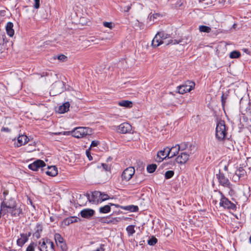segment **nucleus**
<instances>
[{
    "instance_id": "8fccbe9b",
    "label": "nucleus",
    "mask_w": 251,
    "mask_h": 251,
    "mask_svg": "<svg viewBox=\"0 0 251 251\" xmlns=\"http://www.w3.org/2000/svg\"><path fill=\"white\" fill-rule=\"evenodd\" d=\"M240 177H241L239 176L236 173H235V174L233 175V176L232 177V179L234 181H237L240 179Z\"/></svg>"
},
{
    "instance_id": "a18cd8bd",
    "label": "nucleus",
    "mask_w": 251,
    "mask_h": 251,
    "mask_svg": "<svg viewBox=\"0 0 251 251\" xmlns=\"http://www.w3.org/2000/svg\"><path fill=\"white\" fill-rule=\"evenodd\" d=\"M182 40H170L168 43L167 44H179V43H180L182 42Z\"/></svg>"
},
{
    "instance_id": "6e6d98bb",
    "label": "nucleus",
    "mask_w": 251,
    "mask_h": 251,
    "mask_svg": "<svg viewBox=\"0 0 251 251\" xmlns=\"http://www.w3.org/2000/svg\"><path fill=\"white\" fill-rule=\"evenodd\" d=\"M86 154L89 160H92L93 158H92V156L91 155L90 151H89L87 150L86 151Z\"/></svg>"
},
{
    "instance_id": "4be33fe9",
    "label": "nucleus",
    "mask_w": 251,
    "mask_h": 251,
    "mask_svg": "<svg viewBox=\"0 0 251 251\" xmlns=\"http://www.w3.org/2000/svg\"><path fill=\"white\" fill-rule=\"evenodd\" d=\"M164 43V41H162V39L157 33L152 41V45L153 47H157Z\"/></svg>"
},
{
    "instance_id": "f8f14e48",
    "label": "nucleus",
    "mask_w": 251,
    "mask_h": 251,
    "mask_svg": "<svg viewBox=\"0 0 251 251\" xmlns=\"http://www.w3.org/2000/svg\"><path fill=\"white\" fill-rule=\"evenodd\" d=\"M101 193L99 191H95L93 192L91 197L88 195V199L90 202L93 203L100 202Z\"/></svg>"
},
{
    "instance_id": "7c9ffc66",
    "label": "nucleus",
    "mask_w": 251,
    "mask_h": 251,
    "mask_svg": "<svg viewBox=\"0 0 251 251\" xmlns=\"http://www.w3.org/2000/svg\"><path fill=\"white\" fill-rule=\"evenodd\" d=\"M241 55V53L239 51L234 50L230 52L229 57L231 58H239Z\"/></svg>"
},
{
    "instance_id": "603ef678",
    "label": "nucleus",
    "mask_w": 251,
    "mask_h": 251,
    "mask_svg": "<svg viewBox=\"0 0 251 251\" xmlns=\"http://www.w3.org/2000/svg\"><path fill=\"white\" fill-rule=\"evenodd\" d=\"M66 58L67 57L63 54H61L57 57L58 59L61 61H64Z\"/></svg>"
},
{
    "instance_id": "58836bf2",
    "label": "nucleus",
    "mask_w": 251,
    "mask_h": 251,
    "mask_svg": "<svg viewBox=\"0 0 251 251\" xmlns=\"http://www.w3.org/2000/svg\"><path fill=\"white\" fill-rule=\"evenodd\" d=\"M57 245L61 249L62 251H66L67 248L64 241L62 242V243L57 244Z\"/></svg>"
},
{
    "instance_id": "4468645a",
    "label": "nucleus",
    "mask_w": 251,
    "mask_h": 251,
    "mask_svg": "<svg viewBox=\"0 0 251 251\" xmlns=\"http://www.w3.org/2000/svg\"><path fill=\"white\" fill-rule=\"evenodd\" d=\"M167 153L168 151L167 150V148H165L163 150H161L158 151L155 159L156 161L158 162H160L167 157L170 158V155H168Z\"/></svg>"
},
{
    "instance_id": "5fc2aeb1",
    "label": "nucleus",
    "mask_w": 251,
    "mask_h": 251,
    "mask_svg": "<svg viewBox=\"0 0 251 251\" xmlns=\"http://www.w3.org/2000/svg\"><path fill=\"white\" fill-rule=\"evenodd\" d=\"M88 41L89 42H97V43H98L99 40H98V39L95 38V37H92L89 38V39L88 40Z\"/></svg>"
},
{
    "instance_id": "13d9d810",
    "label": "nucleus",
    "mask_w": 251,
    "mask_h": 251,
    "mask_svg": "<svg viewBox=\"0 0 251 251\" xmlns=\"http://www.w3.org/2000/svg\"><path fill=\"white\" fill-rule=\"evenodd\" d=\"M225 101H226V99L224 97V95H223L222 96V102L223 105H224L225 104Z\"/></svg>"
},
{
    "instance_id": "a19ab883",
    "label": "nucleus",
    "mask_w": 251,
    "mask_h": 251,
    "mask_svg": "<svg viewBox=\"0 0 251 251\" xmlns=\"http://www.w3.org/2000/svg\"><path fill=\"white\" fill-rule=\"evenodd\" d=\"M36 245L34 243H31L27 248L26 251H34V248Z\"/></svg>"
},
{
    "instance_id": "de8ad7c7",
    "label": "nucleus",
    "mask_w": 251,
    "mask_h": 251,
    "mask_svg": "<svg viewBox=\"0 0 251 251\" xmlns=\"http://www.w3.org/2000/svg\"><path fill=\"white\" fill-rule=\"evenodd\" d=\"M33 6L36 9L39 8L40 7V0H34Z\"/></svg>"
},
{
    "instance_id": "aec40b11",
    "label": "nucleus",
    "mask_w": 251,
    "mask_h": 251,
    "mask_svg": "<svg viewBox=\"0 0 251 251\" xmlns=\"http://www.w3.org/2000/svg\"><path fill=\"white\" fill-rule=\"evenodd\" d=\"M46 174L51 176H55L58 174L57 168L53 166H48V170L46 172Z\"/></svg>"
},
{
    "instance_id": "e433bc0d",
    "label": "nucleus",
    "mask_w": 251,
    "mask_h": 251,
    "mask_svg": "<svg viewBox=\"0 0 251 251\" xmlns=\"http://www.w3.org/2000/svg\"><path fill=\"white\" fill-rule=\"evenodd\" d=\"M101 168L100 167H98V168L100 169L101 171H102V170H104L105 172H107V171H110V167L108 165H107L105 164H103V163L101 165Z\"/></svg>"
},
{
    "instance_id": "20e7f679",
    "label": "nucleus",
    "mask_w": 251,
    "mask_h": 251,
    "mask_svg": "<svg viewBox=\"0 0 251 251\" xmlns=\"http://www.w3.org/2000/svg\"><path fill=\"white\" fill-rule=\"evenodd\" d=\"M89 128L84 127H78L75 128L72 133L74 137L77 138H82L89 134Z\"/></svg>"
},
{
    "instance_id": "423d86ee",
    "label": "nucleus",
    "mask_w": 251,
    "mask_h": 251,
    "mask_svg": "<svg viewBox=\"0 0 251 251\" xmlns=\"http://www.w3.org/2000/svg\"><path fill=\"white\" fill-rule=\"evenodd\" d=\"M135 173L133 167H129L125 169L123 172L121 177L123 181L127 182L129 180Z\"/></svg>"
},
{
    "instance_id": "79ce46f5",
    "label": "nucleus",
    "mask_w": 251,
    "mask_h": 251,
    "mask_svg": "<svg viewBox=\"0 0 251 251\" xmlns=\"http://www.w3.org/2000/svg\"><path fill=\"white\" fill-rule=\"evenodd\" d=\"M157 239L155 237H153L148 240V244L150 245H154L157 243Z\"/></svg>"
},
{
    "instance_id": "37998d69",
    "label": "nucleus",
    "mask_w": 251,
    "mask_h": 251,
    "mask_svg": "<svg viewBox=\"0 0 251 251\" xmlns=\"http://www.w3.org/2000/svg\"><path fill=\"white\" fill-rule=\"evenodd\" d=\"M103 25L105 27H108L110 29H112L113 27V23L112 22H105L103 23Z\"/></svg>"
},
{
    "instance_id": "69168bd1",
    "label": "nucleus",
    "mask_w": 251,
    "mask_h": 251,
    "mask_svg": "<svg viewBox=\"0 0 251 251\" xmlns=\"http://www.w3.org/2000/svg\"><path fill=\"white\" fill-rule=\"evenodd\" d=\"M130 7H128L126 11H128L130 9Z\"/></svg>"
},
{
    "instance_id": "052dcab7",
    "label": "nucleus",
    "mask_w": 251,
    "mask_h": 251,
    "mask_svg": "<svg viewBox=\"0 0 251 251\" xmlns=\"http://www.w3.org/2000/svg\"><path fill=\"white\" fill-rule=\"evenodd\" d=\"M210 0H203V2L205 3H208Z\"/></svg>"
},
{
    "instance_id": "9b49d317",
    "label": "nucleus",
    "mask_w": 251,
    "mask_h": 251,
    "mask_svg": "<svg viewBox=\"0 0 251 251\" xmlns=\"http://www.w3.org/2000/svg\"><path fill=\"white\" fill-rule=\"evenodd\" d=\"M46 166L45 163L41 160H37L28 165V168L33 171H37L38 169Z\"/></svg>"
},
{
    "instance_id": "2eb2a0df",
    "label": "nucleus",
    "mask_w": 251,
    "mask_h": 251,
    "mask_svg": "<svg viewBox=\"0 0 251 251\" xmlns=\"http://www.w3.org/2000/svg\"><path fill=\"white\" fill-rule=\"evenodd\" d=\"M12 209L9 210V212L11 213L12 216L15 217L20 216V214H22L23 208L22 205H20L19 206H17L16 204V206H14Z\"/></svg>"
},
{
    "instance_id": "7ed1b4c3",
    "label": "nucleus",
    "mask_w": 251,
    "mask_h": 251,
    "mask_svg": "<svg viewBox=\"0 0 251 251\" xmlns=\"http://www.w3.org/2000/svg\"><path fill=\"white\" fill-rule=\"evenodd\" d=\"M195 83L191 81L186 82L184 84L179 86L177 87V92L181 94H183L187 92H190L195 88Z\"/></svg>"
},
{
    "instance_id": "4d7b16f0",
    "label": "nucleus",
    "mask_w": 251,
    "mask_h": 251,
    "mask_svg": "<svg viewBox=\"0 0 251 251\" xmlns=\"http://www.w3.org/2000/svg\"><path fill=\"white\" fill-rule=\"evenodd\" d=\"M1 131H5V132H9L10 131V130L8 127H3L1 129Z\"/></svg>"
},
{
    "instance_id": "4c0bfd02",
    "label": "nucleus",
    "mask_w": 251,
    "mask_h": 251,
    "mask_svg": "<svg viewBox=\"0 0 251 251\" xmlns=\"http://www.w3.org/2000/svg\"><path fill=\"white\" fill-rule=\"evenodd\" d=\"M174 172L173 171H168L165 173V177L166 179H169L173 177Z\"/></svg>"
},
{
    "instance_id": "ea45409f",
    "label": "nucleus",
    "mask_w": 251,
    "mask_h": 251,
    "mask_svg": "<svg viewBox=\"0 0 251 251\" xmlns=\"http://www.w3.org/2000/svg\"><path fill=\"white\" fill-rule=\"evenodd\" d=\"M25 150L27 152H31L35 150V147L34 145H29L27 147L25 148Z\"/></svg>"
},
{
    "instance_id": "3c124183",
    "label": "nucleus",
    "mask_w": 251,
    "mask_h": 251,
    "mask_svg": "<svg viewBox=\"0 0 251 251\" xmlns=\"http://www.w3.org/2000/svg\"><path fill=\"white\" fill-rule=\"evenodd\" d=\"M228 142H230V144L227 145V142H226V143H225L226 146V147L227 148L229 149L230 150L233 149V146L232 145V142L231 141H229V140L228 141Z\"/></svg>"
},
{
    "instance_id": "393cba45",
    "label": "nucleus",
    "mask_w": 251,
    "mask_h": 251,
    "mask_svg": "<svg viewBox=\"0 0 251 251\" xmlns=\"http://www.w3.org/2000/svg\"><path fill=\"white\" fill-rule=\"evenodd\" d=\"M159 14L158 13H151L148 18V21L151 23H153L155 22V20L157 19L158 17H159Z\"/></svg>"
},
{
    "instance_id": "b1692460",
    "label": "nucleus",
    "mask_w": 251,
    "mask_h": 251,
    "mask_svg": "<svg viewBox=\"0 0 251 251\" xmlns=\"http://www.w3.org/2000/svg\"><path fill=\"white\" fill-rule=\"evenodd\" d=\"M118 104L122 107L131 108L132 107L133 103L131 101L128 100H122L118 102Z\"/></svg>"
},
{
    "instance_id": "6ab92c4d",
    "label": "nucleus",
    "mask_w": 251,
    "mask_h": 251,
    "mask_svg": "<svg viewBox=\"0 0 251 251\" xmlns=\"http://www.w3.org/2000/svg\"><path fill=\"white\" fill-rule=\"evenodd\" d=\"M79 219L76 217H70L64 219L62 224L65 226H69L73 223L77 222Z\"/></svg>"
},
{
    "instance_id": "2f4dec72",
    "label": "nucleus",
    "mask_w": 251,
    "mask_h": 251,
    "mask_svg": "<svg viewBox=\"0 0 251 251\" xmlns=\"http://www.w3.org/2000/svg\"><path fill=\"white\" fill-rule=\"evenodd\" d=\"M157 168V166L155 164H151L147 166V170L150 173H153Z\"/></svg>"
},
{
    "instance_id": "dca6fc26",
    "label": "nucleus",
    "mask_w": 251,
    "mask_h": 251,
    "mask_svg": "<svg viewBox=\"0 0 251 251\" xmlns=\"http://www.w3.org/2000/svg\"><path fill=\"white\" fill-rule=\"evenodd\" d=\"M28 142V138L25 135H19L17 139V142L15 143V146L19 147L25 145Z\"/></svg>"
},
{
    "instance_id": "0eeeda50",
    "label": "nucleus",
    "mask_w": 251,
    "mask_h": 251,
    "mask_svg": "<svg viewBox=\"0 0 251 251\" xmlns=\"http://www.w3.org/2000/svg\"><path fill=\"white\" fill-rule=\"evenodd\" d=\"M216 176L220 184L226 188H227L229 189H231L232 185L228 179L225 176L224 174L219 173L218 174L216 175Z\"/></svg>"
},
{
    "instance_id": "9d476101",
    "label": "nucleus",
    "mask_w": 251,
    "mask_h": 251,
    "mask_svg": "<svg viewBox=\"0 0 251 251\" xmlns=\"http://www.w3.org/2000/svg\"><path fill=\"white\" fill-rule=\"evenodd\" d=\"M131 130V125L127 123L121 124L118 126L117 131L122 134H126L129 132Z\"/></svg>"
},
{
    "instance_id": "49530a36",
    "label": "nucleus",
    "mask_w": 251,
    "mask_h": 251,
    "mask_svg": "<svg viewBox=\"0 0 251 251\" xmlns=\"http://www.w3.org/2000/svg\"><path fill=\"white\" fill-rule=\"evenodd\" d=\"M108 199L109 196H108V195L106 194L101 193L100 202L108 200Z\"/></svg>"
},
{
    "instance_id": "412c9836",
    "label": "nucleus",
    "mask_w": 251,
    "mask_h": 251,
    "mask_svg": "<svg viewBox=\"0 0 251 251\" xmlns=\"http://www.w3.org/2000/svg\"><path fill=\"white\" fill-rule=\"evenodd\" d=\"M6 33L10 37H13L14 34L13 29V24L12 22H8L5 27Z\"/></svg>"
},
{
    "instance_id": "bf43d9fd",
    "label": "nucleus",
    "mask_w": 251,
    "mask_h": 251,
    "mask_svg": "<svg viewBox=\"0 0 251 251\" xmlns=\"http://www.w3.org/2000/svg\"><path fill=\"white\" fill-rule=\"evenodd\" d=\"M7 194H8V192L7 191H5L3 192V195H4V197H7L6 196L7 195Z\"/></svg>"
},
{
    "instance_id": "72a5a7b5",
    "label": "nucleus",
    "mask_w": 251,
    "mask_h": 251,
    "mask_svg": "<svg viewBox=\"0 0 251 251\" xmlns=\"http://www.w3.org/2000/svg\"><path fill=\"white\" fill-rule=\"evenodd\" d=\"M42 230V227L40 225L37 226V230L34 233L33 236L37 238H39L40 237V232Z\"/></svg>"
},
{
    "instance_id": "6e6552de",
    "label": "nucleus",
    "mask_w": 251,
    "mask_h": 251,
    "mask_svg": "<svg viewBox=\"0 0 251 251\" xmlns=\"http://www.w3.org/2000/svg\"><path fill=\"white\" fill-rule=\"evenodd\" d=\"M191 153V151H185L184 152H181L176 158V162L180 164L186 163L189 160L190 154Z\"/></svg>"
},
{
    "instance_id": "680f3d73",
    "label": "nucleus",
    "mask_w": 251,
    "mask_h": 251,
    "mask_svg": "<svg viewBox=\"0 0 251 251\" xmlns=\"http://www.w3.org/2000/svg\"><path fill=\"white\" fill-rule=\"evenodd\" d=\"M227 169H228L227 167L226 166H225L224 167V170L226 171H227Z\"/></svg>"
},
{
    "instance_id": "a211bd4d",
    "label": "nucleus",
    "mask_w": 251,
    "mask_h": 251,
    "mask_svg": "<svg viewBox=\"0 0 251 251\" xmlns=\"http://www.w3.org/2000/svg\"><path fill=\"white\" fill-rule=\"evenodd\" d=\"M83 218H89L94 214V211L91 209H84L80 212Z\"/></svg>"
},
{
    "instance_id": "864d4df0",
    "label": "nucleus",
    "mask_w": 251,
    "mask_h": 251,
    "mask_svg": "<svg viewBox=\"0 0 251 251\" xmlns=\"http://www.w3.org/2000/svg\"><path fill=\"white\" fill-rule=\"evenodd\" d=\"M47 242L48 243V244L50 245V248L53 250L54 249V244H53V243L50 241V240H48V239H47Z\"/></svg>"
},
{
    "instance_id": "338daca9",
    "label": "nucleus",
    "mask_w": 251,
    "mask_h": 251,
    "mask_svg": "<svg viewBox=\"0 0 251 251\" xmlns=\"http://www.w3.org/2000/svg\"><path fill=\"white\" fill-rule=\"evenodd\" d=\"M250 243H251V236L250 237Z\"/></svg>"
},
{
    "instance_id": "0e129e2a",
    "label": "nucleus",
    "mask_w": 251,
    "mask_h": 251,
    "mask_svg": "<svg viewBox=\"0 0 251 251\" xmlns=\"http://www.w3.org/2000/svg\"><path fill=\"white\" fill-rule=\"evenodd\" d=\"M236 24H234V25H233L232 27H233V28H235V27H236Z\"/></svg>"
},
{
    "instance_id": "bb28decb",
    "label": "nucleus",
    "mask_w": 251,
    "mask_h": 251,
    "mask_svg": "<svg viewBox=\"0 0 251 251\" xmlns=\"http://www.w3.org/2000/svg\"><path fill=\"white\" fill-rule=\"evenodd\" d=\"M110 205H106L103 207H101L99 209L100 212L101 213H107L110 211Z\"/></svg>"
},
{
    "instance_id": "f3484780",
    "label": "nucleus",
    "mask_w": 251,
    "mask_h": 251,
    "mask_svg": "<svg viewBox=\"0 0 251 251\" xmlns=\"http://www.w3.org/2000/svg\"><path fill=\"white\" fill-rule=\"evenodd\" d=\"M70 106V104L69 102H65L62 105H60L58 107L56 111L60 114L64 113L69 110Z\"/></svg>"
},
{
    "instance_id": "c03bdc74",
    "label": "nucleus",
    "mask_w": 251,
    "mask_h": 251,
    "mask_svg": "<svg viewBox=\"0 0 251 251\" xmlns=\"http://www.w3.org/2000/svg\"><path fill=\"white\" fill-rule=\"evenodd\" d=\"M52 134H53L54 135H70L71 134V132H70V131H64V132L52 133Z\"/></svg>"
},
{
    "instance_id": "c756f323",
    "label": "nucleus",
    "mask_w": 251,
    "mask_h": 251,
    "mask_svg": "<svg viewBox=\"0 0 251 251\" xmlns=\"http://www.w3.org/2000/svg\"><path fill=\"white\" fill-rule=\"evenodd\" d=\"M54 239L56 244L62 243V242L64 241L63 238L58 233H56L54 235Z\"/></svg>"
},
{
    "instance_id": "39448f33",
    "label": "nucleus",
    "mask_w": 251,
    "mask_h": 251,
    "mask_svg": "<svg viewBox=\"0 0 251 251\" xmlns=\"http://www.w3.org/2000/svg\"><path fill=\"white\" fill-rule=\"evenodd\" d=\"M220 199L219 204L221 206L225 208L234 209L235 208V205L228 201L227 199L224 197L221 193L219 194L218 196Z\"/></svg>"
},
{
    "instance_id": "e2e57ef3",
    "label": "nucleus",
    "mask_w": 251,
    "mask_h": 251,
    "mask_svg": "<svg viewBox=\"0 0 251 251\" xmlns=\"http://www.w3.org/2000/svg\"><path fill=\"white\" fill-rule=\"evenodd\" d=\"M109 204L111 205H115V206H117V207L118 206V205L114 204H112L111 203H110Z\"/></svg>"
},
{
    "instance_id": "09e8293b",
    "label": "nucleus",
    "mask_w": 251,
    "mask_h": 251,
    "mask_svg": "<svg viewBox=\"0 0 251 251\" xmlns=\"http://www.w3.org/2000/svg\"><path fill=\"white\" fill-rule=\"evenodd\" d=\"M99 143H100V142L98 141H96V140L93 141L91 143L90 147H97L99 144Z\"/></svg>"
},
{
    "instance_id": "f704fd0d",
    "label": "nucleus",
    "mask_w": 251,
    "mask_h": 251,
    "mask_svg": "<svg viewBox=\"0 0 251 251\" xmlns=\"http://www.w3.org/2000/svg\"><path fill=\"white\" fill-rule=\"evenodd\" d=\"M236 173L239 176L242 177L245 176L246 172L242 167H239L236 171Z\"/></svg>"
},
{
    "instance_id": "ddd939ff",
    "label": "nucleus",
    "mask_w": 251,
    "mask_h": 251,
    "mask_svg": "<svg viewBox=\"0 0 251 251\" xmlns=\"http://www.w3.org/2000/svg\"><path fill=\"white\" fill-rule=\"evenodd\" d=\"M168 151L167 155H170L169 158H172L177 155L179 151V145H176L171 148H166Z\"/></svg>"
},
{
    "instance_id": "5701e85b",
    "label": "nucleus",
    "mask_w": 251,
    "mask_h": 251,
    "mask_svg": "<svg viewBox=\"0 0 251 251\" xmlns=\"http://www.w3.org/2000/svg\"><path fill=\"white\" fill-rule=\"evenodd\" d=\"M27 240L28 237L26 234H21L20 237L19 238L17 241V245L20 247H22Z\"/></svg>"
},
{
    "instance_id": "774afa93",
    "label": "nucleus",
    "mask_w": 251,
    "mask_h": 251,
    "mask_svg": "<svg viewBox=\"0 0 251 251\" xmlns=\"http://www.w3.org/2000/svg\"><path fill=\"white\" fill-rule=\"evenodd\" d=\"M248 50L247 49H244V51L246 52V51L247 50Z\"/></svg>"
},
{
    "instance_id": "c85d7f7f",
    "label": "nucleus",
    "mask_w": 251,
    "mask_h": 251,
    "mask_svg": "<svg viewBox=\"0 0 251 251\" xmlns=\"http://www.w3.org/2000/svg\"><path fill=\"white\" fill-rule=\"evenodd\" d=\"M126 229L129 236L132 235L135 232L134 230V226L133 225L128 226L126 227Z\"/></svg>"
},
{
    "instance_id": "1a4fd4ad",
    "label": "nucleus",
    "mask_w": 251,
    "mask_h": 251,
    "mask_svg": "<svg viewBox=\"0 0 251 251\" xmlns=\"http://www.w3.org/2000/svg\"><path fill=\"white\" fill-rule=\"evenodd\" d=\"M63 83L62 81L56 82L52 85V89L50 92V94L53 95L60 94L63 91Z\"/></svg>"
},
{
    "instance_id": "c9c22d12",
    "label": "nucleus",
    "mask_w": 251,
    "mask_h": 251,
    "mask_svg": "<svg viewBox=\"0 0 251 251\" xmlns=\"http://www.w3.org/2000/svg\"><path fill=\"white\" fill-rule=\"evenodd\" d=\"M179 151L181 152H184L185 151H189L187 149V146L185 144H181L179 145Z\"/></svg>"
},
{
    "instance_id": "f03ea898",
    "label": "nucleus",
    "mask_w": 251,
    "mask_h": 251,
    "mask_svg": "<svg viewBox=\"0 0 251 251\" xmlns=\"http://www.w3.org/2000/svg\"><path fill=\"white\" fill-rule=\"evenodd\" d=\"M227 134V128L225 122L220 120L218 122L216 128V137L219 141H222L225 139Z\"/></svg>"
},
{
    "instance_id": "f257e3e1",
    "label": "nucleus",
    "mask_w": 251,
    "mask_h": 251,
    "mask_svg": "<svg viewBox=\"0 0 251 251\" xmlns=\"http://www.w3.org/2000/svg\"><path fill=\"white\" fill-rule=\"evenodd\" d=\"M15 201L9 197H5L0 205V215H4L9 212V210L16 206Z\"/></svg>"
},
{
    "instance_id": "473e14b6",
    "label": "nucleus",
    "mask_w": 251,
    "mask_h": 251,
    "mask_svg": "<svg viewBox=\"0 0 251 251\" xmlns=\"http://www.w3.org/2000/svg\"><path fill=\"white\" fill-rule=\"evenodd\" d=\"M158 35L160 37L162 41H164V40L169 38L170 35L164 33L163 31L158 32Z\"/></svg>"
},
{
    "instance_id": "a878e982",
    "label": "nucleus",
    "mask_w": 251,
    "mask_h": 251,
    "mask_svg": "<svg viewBox=\"0 0 251 251\" xmlns=\"http://www.w3.org/2000/svg\"><path fill=\"white\" fill-rule=\"evenodd\" d=\"M47 239L45 240L43 239L42 242H39V249L41 251H47Z\"/></svg>"
},
{
    "instance_id": "cd10ccee",
    "label": "nucleus",
    "mask_w": 251,
    "mask_h": 251,
    "mask_svg": "<svg viewBox=\"0 0 251 251\" xmlns=\"http://www.w3.org/2000/svg\"><path fill=\"white\" fill-rule=\"evenodd\" d=\"M199 30L201 32L209 33L211 31V28L205 25H200Z\"/></svg>"
}]
</instances>
